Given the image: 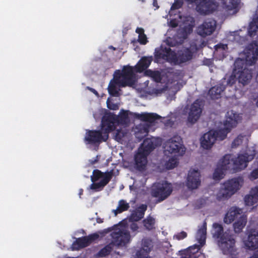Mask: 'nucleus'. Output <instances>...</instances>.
Masks as SVG:
<instances>
[{
	"mask_svg": "<svg viewBox=\"0 0 258 258\" xmlns=\"http://www.w3.org/2000/svg\"><path fill=\"white\" fill-rule=\"evenodd\" d=\"M194 25V18L190 16L182 17L178 15L176 17L170 20L169 25L174 28L179 26V29L177 32V37L180 39L174 42L172 39L169 37L164 41L161 45V53L162 57L168 61L175 64H178L190 60L192 57L193 53L198 49L195 46L191 45L190 49L188 48L179 50L177 53L171 51L169 46L175 45L177 42H180L182 39H185L187 36L192 31Z\"/></svg>",
	"mask_w": 258,
	"mask_h": 258,
	"instance_id": "obj_1",
	"label": "nucleus"
},
{
	"mask_svg": "<svg viewBox=\"0 0 258 258\" xmlns=\"http://www.w3.org/2000/svg\"><path fill=\"white\" fill-rule=\"evenodd\" d=\"M257 58L258 43L255 42L249 44L240 54V57L235 61L233 72L239 83L245 85L250 82L252 74L247 67L254 63Z\"/></svg>",
	"mask_w": 258,
	"mask_h": 258,
	"instance_id": "obj_2",
	"label": "nucleus"
},
{
	"mask_svg": "<svg viewBox=\"0 0 258 258\" xmlns=\"http://www.w3.org/2000/svg\"><path fill=\"white\" fill-rule=\"evenodd\" d=\"M128 111L121 110L118 116L103 117L100 131H89L85 138L86 142L89 144L99 143L106 141L108 132L116 128V124H126L129 122Z\"/></svg>",
	"mask_w": 258,
	"mask_h": 258,
	"instance_id": "obj_3",
	"label": "nucleus"
},
{
	"mask_svg": "<svg viewBox=\"0 0 258 258\" xmlns=\"http://www.w3.org/2000/svg\"><path fill=\"white\" fill-rule=\"evenodd\" d=\"M256 153L255 147L248 146L235 157L232 154L224 156L219 162L220 167L226 171L236 172L244 169L248 163L252 160Z\"/></svg>",
	"mask_w": 258,
	"mask_h": 258,
	"instance_id": "obj_4",
	"label": "nucleus"
},
{
	"mask_svg": "<svg viewBox=\"0 0 258 258\" xmlns=\"http://www.w3.org/2000/svg\"><path fill=\"white\" fill-rule=\"evenodd\" d=\"M136 77L133 68L124 67L120 72L115 71L114 77L110 82L108 87L109 93L114 96L119 95V88L126 86H131L135 82Z\"/></svg>",
	"mask_w": 258,
	"mask_h": 258,
	"instance_id": "obj_5",
	"label": "nucleus"
},
{
	"mask_svg": "<svg viewBox=\"0 0 258 258\" xmlns=\"http://www.w3.org/2000/svg\"><path fill=\"white\" fill-rule=\"evenodd\" d=\"M243 184V179L240 177L225 181L216 194V199L219 201L228 200L241 188Z\"/></svg>",
	"mask_w": 258,
	"mask_h": 258,
	"instance_id": "obj_6",
	"label": "nucleus"
},
{
	"mask_svg": "<svg viewBox=\"0 0 258 258\" xmlns=\"http://www.w3.org/2000/svg\"><path fill=\"white\" fill-rule=\"evenodd\" d=\"M212 233L214 237L218 239V245L224 253H232L234 251V239L229 235L228 232H223V227L221 225L214 223Z\"/></svg>",
	"mask_w": 258,
	"mask_h": 258,
	"instance_id": "obj_7",
	"label": "nucleus"
},
{
	"mask_svg": "<svg viewBox=\"0 0 258 258\" xmlns=\"http://www.w3.org/2000/svg\"><path fill=\"white\" fill-rule=\"evenodd\" d=\"M135 115L144 121L137 127L135 131L136 137L140 140L146 136L150 131L149 123H154L157 120L161 118V116L153 113L144 112L140 114L135 113Z\"/></svg>",
	"mask_w": 258,
	"mask_h": 258,
	"instance_id": "obj_8",
	"label": "nucleus"
},
{
	"mask_svg": "<svg viewBox=\"0 0 258 258\" xmlns=\"http://www.w3.org/2000/svg\"><path fill=\"white\" fill-rule=\"evenodd\" d=\"M164 153L168 157H179L183 155L185 149L180 137L175 136L163 144Z\"/></svg>",
	"mask_w": 258,
	"mask_h": 258,
	"instance_id": "obj_9",
	"label": "nucleus"
},
{
	"mask_svg": "<svg viewBox=\"0 0 258 258\" xmlns=\"http://www.w3.org/2000/svg\"><path fill=\"white\" fill-rule=\"evenodd\" d=\"M242 120V115L236 111L231 110L227 111L223 127L220 128L221 134L219 135L221 140H224L231 130L235 127Z\"/></svg>",
	"mask_w": 258,
	"mask_h": 258,
	"instance_id": "obj_10",
	"label": "nucleus"
},
{
	"mask_svg": "<svg viewBox=\"0 0 258 258\" xmlns=\"http://www.w3.org/2000/svg\"><path fill=\"white\" fill-rule=\"evenodd\" d=\"M112 175L110 172L103 173L98 170H94L91 176L92 183L90 185L89 189L94 191L102 190L110 180Z\"/></svg>",
	"mask_w": 258,
	"mask_h": 258,
	"instance_id": "obj_11",
	"label": "nucleus"
},
{
	"mask_svg": "<svg viewBox=\"0 0 258 258\" xmlns=\"http://www.w3.org/2000/svg\"><path fill=\"white\" fill-rule=\"evenodd\" d=\"M207 224L204 222L202 225L199 227L196 234V239L200 245H195L189 247L187 249L182 251L184 255L181 258H196L195 253L198 251L200 247L205 243L206 238Z\"/></svg>",
	"mask_w": 258,
	"mask_h": 258,
	"instance_id": "obj_12",
	"label": "nucleus"
},
{
	"mask_svg": "<svg viewBox=\"0 0 258 258\" xmlns=\"http://www.w3.org/2000/svg\"><path fill=\"white\" fill-rule=\"evenodd\" d=\"M124 222L117 226L111 233L113 245L124 246L130 240V235L125 227L123 225Z\"/></svg>",
	"mask_w": 258,
	"mask_h": 258,
	"instance_id": "obj_13",
	"label": "nucleus"
},
{
	"mask_svg": "<svg viewBox=\"0 0 258 258\" xmlns=\"http://www.w3.org/2000/svg\"><path fill=\"white\" fill-rule=\"evenodd\" d=\"M172 191V187L171 184L164 181L154 184L152 195L153 197L158 198L159 202H160L167 198Z\"/></svg>",
	"mask_w": 258,
	"mask_h": 258,
	"instance_id": "obj_14",
	"label": "nucleus"
},
{
	"mask_svg": "<svg viewBox=\"0 0 258 258\" xmlns=\"http://www.w3.org/2000/svg\"><path fill=\"white\" fill-rule=\"evenodd\" d=\"M179 88L178 82L176 81L170 82L169 81L164 84L162 83L158 84L157 88L154 90V92L157 94H159L167 91V94H168V96H167V99L170 101L174 98L175 93Z\"/></svg>",
	"mask_w": 258,
	"mask_h": 258,
	"instance_id": "obj_15",
	"label": "nucleus"
},
{
	"mask_svg": "<svg viewBox=\"0 0 258 258\" xmlns=\"http://www.w3.org/2000/svg\"><path fill=\"white\" fill-rule=\"evenodd\" d=\"M243 247L251 251L258 250V231L255 229L250 230L247 236L242 239Z\"/></svg>",
	"mask_w": 258,
	"mask_h": 258,
	"instance_id": "obj_16",
	"label": "nucleus"
},
{
	"mask_svg": "<svg viewBox=\"0 0 258 258\" xmlns=\"http://www.w3.org/2000/svg\"><path fill=\"white\" fill-rule=\"evenodd\" d=\"M217 27V23L212 19L206 20L202 24L197 28V33L203 37L210 36L215 32Z\"/></svg>",
	"mask_w": 258,
	"mask_h": 258,
	"instance_id": "obj_17",
	"label": "nucleus"
},
{
	"mask_svg": "<svg viewBox=\"0 0 258 258\" xmlns=\"http://www.w3.org/2000/svg\"><path fill=\"white\" fill-rule=\"evenodd\" d=\"M222 132L221 129L218 131H210L205 134L201 139V145L205 149H210L215 144L216 140H220L219 137Z\"/></svg>",
	"mask_w": 258,
	"mask_h": 258,
	"instance_id": "obj_18",
	"label": "nucleus"
},
{
	"mask_svg": "<svg viewBox=\"0 0 258 258\" xmlns=\"http://www.w3.org/2000/svg\"><path fill=\"white\" fill-rule=\"evenodd\" d=\"M201 184V174L198 169L189 170L186 181V185L190 189L198 188Z\"/></svg>",
	"mask_w": 258,
	"mask_h": 258,
	"instance_id": "obj_19",
	"label": "nucleus"
},
{
	"mask_svg": "<svg viewBox=\"0 0 258 258\" xmlns=\"http://www.w3.org/2000/svg\"><path fill=\"white\" fill-rule=\"evenodd\" d=\"M245 213L242 209L237 207H232L228 209L225 214L223 221L226 224H229L238 219L240 216Z\"/></svg>",
	"mask_w": 258,
	"mask_h": 258,
	"instance_id": "obj_20",
	"label": "nucleus"
},
{
	"mask_svg": "<svg viewBox=\"0 0 258 258\" xmlns=\"http://www.w3.org/2000/svg\"><path fill=\"white\" fill-rule=\"evenodd\" d=\"M202 104L198 100L194 102L190 106L188 112V121L194 123L200 118L202 113Z\"/></svg>",
	"mask_w": 258,
	"mask_h": 258,
	"instance_id": "obj_21",
	"label": "nucleus"
},
{
	"mask_svg": "<svg viewBox=\"0 0 258 258\" xmlns=\"http://www.w3.org/2000/svg\"><path fill=\"white\" fill-rule=\"evenodd\" d=\"M153 247V242L149 239H144L142 240L141 249L137 252V258H150L148 256Z\"/></svg>",
	"mask_w": 258,
	"mask_h": 258,
	"instance_id": "obj_22",
	"label": "nucleus"
},
{
	"mask_svg": "<svg viewBox=\"0 0 258 258\" xmlns=\"http://www.w3.org/2000/svg\"><path fill=\"white\" fill-rule=\"evenodd\" d=\"M99 237V233H95L88 237H85L78 239L76 243L72 245L73 250L77 249L80 248L86 247L92 241L97 239Z\"/></svg>",
	"mask_w": 258,
	"mask_h": 258,
	"instance_id": "obj_23",
	"label": "nucleus"
},
{
	"mask_svg": "<svg viewBox=\"0 0 258 258\" xmlns=\"http://www.w3.org/2000/svg\"><path fill=\"white\" fill-rule=\"evenodd\" d=\"M156 146V139L154 138H148L144 141L143 143L139 148L138 151L148 155Z\"/></svg>",
	"mask_w": 258,
	"mask_h": 258,
	"instance_id": "obj_24",
	"label": "nucleus"
},
{
	"mask_svg": "<svg viewBox=\"0 0 258 258\" xmlns=\"http://www.w3.org/2000/svg\"><path fill=\"white\" fill-rule=\"evenodd\" d=\"M247 223V216L245 214L242 215L234 221L233 227L235 233H240Z\"/></svg>",
	"mask_w": 258,
	"mask_h": 258,
	"instance_id": "obj_25",
	"label": "nucleus"
},
{
	"mask_svg": "<svg viewBox=\"0 0 258 258\" xmlns=\"http://www.w3.org/2000/svg\"><path fill=\"white\" fill-rule=\"evenodd\" d=\"M147 210L146 205H142L138 208L133 211L129 217V220L131 221H138L144 216L145 212Z\"/></svg>",
	"mask_w": 258,
	"mask_h": 258,
	"instance_id": "obj_26",
	"label": "nucleus"
},
{
	"mask_svg": "<svg viewBox=\"0 0 258 258\" xmlns=\"http://www.w3.org/2000/svg\"><path fill=\"white\" fill-rule=\"evenodd\" d=\"M148 155L143 154V153H140L138 151L137 153L135 155V160L137 168L139 170H142L144 169L147 164V156Z\"/></svg>",
	"mask_w": 258,
	"mask_h": 258,
	"instance_id": "obj_27",
	"label": "nucleus"
},
{
	"mask_svg": "<svg viewBox=\"0 0 258 258\" xmlns=\"http://www.w3.org/2000/svg\"><path fill=\"white\" fill-rule=\"evenodd\" d=\"M152 60V57H143L136 66L137 71L141 72L146 70L150 66Z\"/></svg>",
	"mask_w": 258,
	"mask_h": 258,
	"instance_id": "obj_28",
	"label": "nucleus"
},
{
	"mask_svg": "<svg viewBox=\"0 0 258 258\" xmlns=\"http://www.w3.org/2000/svg\"><path fill=\"white\" fill-rule=\"evenodd\" d=\"M258 30V12H256L254 15L252 21L249 24L248 29V33L249 36L255 35Z\"/></svg>",
	"mask_w": 258,
	"mask_h": 258,
	"instance_id": "obj_29",
	"label": "nucleus"
},
{
	"mask_svg": "<svg viewBox=\"0 0 258 258\" xmlns=\"http://www.w3.org/2000/svg\"><path fill=\"white\" fill-rule=\"evenodd\" d=\"M225 88L222 85L221 86H214L209 90V94L212 99H218L221 97V94Z\"/></svg>",
	"mask_w": 258,
	"mask_h": 258,
	"instance_id": "obj_30",
	"label": "nucleus"
},
{
	"mask_svg": "<svg viewBox=\"0 0 258 258\" xmlns=\"http://www.w3.org/2000/svg\"><path fill=\"white\" fill-rule=\"evenodd\" d=\"M129 207L128 203L124 200H121L118 202L117 208L115 210H113L112 212L114 213L115 216H116L117 214L127 210Z\"/></svg>",
	"mask_w": 258,
	"mask_h": 258,
	"instance_id": "obj_31",
	"label": "nucleus"
},
{
	"mask_svg": "<svg viewBox=\"0 0 258 258\" xmlns=\"http://www.w3.org/2000/svg\"><path fill=\"white\" fill-rule=\"evenodd\" d=\"M244 202L246 206H253L258 202V198L251 193V190H250V194L245 196Z\"/></svg>",
	"mask_w": 258,
	"mask_h": 258,
	"instance_id": "obj_32",
	"label": "nucleus"
},
{
	"mask_svg": "<svg viewBox=\"0 0 258 258\" xmlns=\"http://www.w3.org/2000/svg\"><path fill=\"white\" fill-rule=\"evenodd\" d=\"M136 32L138 34V41L141 44H146L147 42V37L144 33V30L142 28L138 27L136 30Z\"/></svg>",
	"mask_w": 258,
	"mask_h": 258,
	"instance_id": "obj_33",
	"label": "nucleus"
},
{
	"mask_svg": "<svg viewBox=\"0 0 258 258\" xmlns=\"http://www.w3.org/2000/svg\"><path fill=\"white\" fill-rule=\"evenodd\" d=\"M247 139L245 137L239 135L232 142L231 144L232 148H237L243 143L246 144Z\"/></svg>",
	"mask_w": 258,
	"mask_h": 258,
	"instance_id": "obj_34",
	"label": "nucleus"
},
{
	"mask_svg": "<svg viewBox=\"0 0 258 258\" xmlns=\"http://www.w3.org/2000/svg\"><path fill=\"white\" fill-rule=\"evenodd\" d=\"M226 171L220 167V165L219 164L213 173V178L216 180L221 179L224 177Z\"/></svg>",
	"mask_w": 258,
	"mask_h": 258,
	"instance_id": "obj_35",
	"label": "nucleus"
},
{
	"mask_svg": "<svg viewBox=\"0 0 258 258\" xmlns=\"http://www.w3.org/2000/svg\"><path fill=\"white\" fill-rule=\"evenodd\" d=\"M221 7L228 11L234 10L237 7V2H231L230 0H221Z\"/></svg>",
	"mask_w": 258,
	"mask_h": 258,
	"instance_id": "obj_36",
	"label": "nucleus"
},
{
	"mask_svg": "<svg viewBox=\"0 0 258 258\" xmlns=\"http://www.w3.org/2000/svg\"><path fill=\"white\" fill-rule=\"evenodd\" d=\"M170 159L165 163V167L167 169H171L176 167L178 163V157H170Z\"/></svg>",
	"mask_w": 258,
	"mask_h": 258,
	"instance_id": "obj_37",
	"label": "nucleus"
},
{
	"mask_svg": "<svg viewBox=\"0 0 258 258\" xmlns=\"http://www.w3.org/2000/svg\"><path fill=\"white\" fill-rule=\"evenodd\" d=\"M143 222L144 226L148 230L152 229L155 227V219L151 216L148 217L144 220Z\"/></svg>",
	"mask_w": 258,
	"mask_h": 258,
	"instance_id": "obj_38",
	"label": "nucleus"
},
{
	"mask_svg": "<svg viewBox=\"0 0 258 258\" xmlns=\"http://www.w3.org/2000/svg\"><path fill=\"white\" fill-rule=\"evenodd\" d=\"M114 245L112 243H110L107 245L103 248H102L98 253L99 256H105L108 254H109L112 249V247Z\"/></svg>",
	"mask_w": 258,
	"mask_h": 258,
	"instance_id": "obj_39",
	"label": "nucleus"
},
{
	"mask_svg": "<svg viewBox=\"0 0 258 258\" xmlns=\"http://www.w3.org/2000/svg\"><path fill=\"white\" fill-rule=\"evenodd\" d=\"M146 75L152 78L157 82H159L161 80L159 72H153L151 70H148L146 72Z\"/></svg>",
	"mask_w": 258,
	"mask_h": 258,
	"instance_id": "obj_40",
	"label": "nucleus"
},
{
	"mask_svg": "<svg viewBox=\"0 0 258 258\" xmlns=\"http://www.w3.org/2000/svg\"><path fill=\"white\" fill-rule=\"evenodd\" d=\"M236 79V77H235V74H234V75L230 76L229 78L227 79L224 78L222 81V85L224 87L225 86L226 84L229 85L231 86L235 83Z\"/></svg>",
	"mask_w": 258,
	"mask_h": 258,
	"instance_id": "obj_41",
	"label": "nucleus"
},
{
	"mask_svg": "<svg viewBox=\"0 0 258 258\" xmlns=\"http://www.w3.org/2000/svg\"><path fill=\"white\" fill-rule=\"evenodd\" d=\"M254 169L249 175V178L251 180H254L258 178V161L254 163Z\"/></svg>",
	"mask_w": 258,
	"mask_h": 258,
	"instance_id": "obj_42",
	"label": "nucleus"
},
{
	"mask_svg": "<svg viewBox=\"0 0 258 258\" xmlns=\"http://www.w3.org/2000/svg\"><path fill=\"white\" fill-rule=\"evenodd\" d=\"M240 32H232L230 35V36L234 37V40L238 43H242L244 41V38L240 35Z\"/></svg>",
	"mask_w": 258,
	"mask_h": 258,
	"instance_id": "obj_43",
	"label": "nucleus"
},
{
	"mask_svg": "<svg viewBox=\"0 0 258 258\" xmlns=\"http://www.w3.org/2000/svg\"><path fill=\"white\" fill-rule=\"evenodd\" d=\"M183 4L182 0H176L174 3L172 5L171 8V11L170 12V14L171 13L172 11L174 10L178 9L180 8Z\"/></svg>",
	"mask_w": 258,
	"mask_h": 258,
	"instance_id": "obj_44",
	"label": "nucleus"
},
{
	"mask_svg": "<svg viewBox=\"0 0 258 258\" xmlns=\"http://www.w3.org/2000/svg\"><path fill=\"white\" fill-rule=\"evenodd\" d=\"M187 236V233L184 231H182L180 233H177L173 236V239L178 240H182Z\"/></svg>",
	"mask_w": 258,
	"mask_h": 258,
	"instance_id": "obj_45",
	"label": "nucleus"
},
{
	"mask_svg": "<svg viewBox=\"0 0 258 258\" xmlns=\"http://www.w3.org/2000/svg\"><path fill=\"white\" fill-rule=\"evenodd\" d=\"M106 103L108 108L110 109L117 110L119 108V106L117 104L113 103L109 100V99L107 100Z\"/></svg>",
	"mask_w": 258,
	"mask_h": 258,
	"instance_id": "obj_46",
	"label": "nucleus"
},
{
	"mask_svg": "<svg viewBox=\"0 0 258 258\" xmlns=\"http://www.w3.org/2000/svg\"><path fill=\"white\" fill-rule=\"evenodd\" d=\"M125 136V133L122 130L116 128V138L117 140H121Z\"/></svg>",
	"mask_w": 258,
	"mask_h": 258,
	"instance_id": "obj_47",
	"label": "nucleus"
},
{
	"mask_svg": "<svg viewBox=\"0 0 258 258\" xmlns=\"http://www.w3.org/2000/svg\"><path fill=\"white\" fill-rule=\"evenodd\" d=\"M227 48V45L226 44H219L216 46V49L217 51L219 50H225Z\"/></svg>",
	"mask_w": 258,
	"mask_h": 258,
	"instance_id": "obj_48",
	"label": "nucleus"
},
{
	"mask_svg": "<svg viewBox=\"0 0 258 258\" xmlns=\"http://www.w3.org/2000/svg\"><path fill=\"white\" fill-rule=\"evenodd\" d=\"M131 229L133 231H136L138 229V225L136 223H132L130 225Z\"/></svg>",
	"mask_w": 258,
	"mask_h": 258,
	"instance_id": "obj_49",
	"label": "nucleus"
},
{
	"mask_svg": "<svg viewBox=\"0 0 258 258\" xmlns=\"http://www.w3.org/2000/svg\"><path fill=\"white\" fill-rule=\"evenodd\" d=\"M251 193H253L256 197L258 198V185H256L251 189Z\"/></svg>",
	"mask_w": 258,
	"mask_h": 258,
	"instance_id": "obj_50",
	"label": "nucleus"
},
{
	"mask_svg": "<svg viewBox=\"0 0 258 258\" xmlns=\"http://www.w3.org/2000/svg\"><path fill=\"white\" fill-rule=\"evenodd\" d=\"M87 88L90 91L93 92L94 94H95L97 96H98V93L94 89L90 88L89 87H87Z\"/></svg>",
	"mask_w": 258,
	"mask_h": 258,
	"instance_id": "obj_51",
	"label": "nucleus"
},
{
	"mask_svg": "<svg viewBox=\"0 0 258 258\" xmlns=\"http://www.w3.org/2000/svg\"><path fill=\"white\" fill-rule=\"evenodd\" d=\"M156 4H157V2H156V0H154V2L153 3V5L154 6H156Z\"/></svg>",
	"mask_w": 258,
	"mask_h": 258,
	"instance_id": "obj_52",
	"label": "nucleus"
},
{
	"mask_svg": "<svg viewBox=\"0 0 258 258\" xmlns=\"http://www.w3.org/2000/svg\"><path fill=\"white\" fill-rule=\"evenodd\" d=\"M94 118H95V119H97V118H98L99 117H98V116H97V115H96V114H94Z\"/></svg>",
	"mask_w": 258,
	"mask_h": 258,
	"instance_id": "obj_53",
	"label": "nucleus"
},
{
	"mask_svg": "<svg viewBox=\"0 0 258 258\" xmlns=\"http://www.w3.org/2000/svg\"><path fill=\"white\" fill-rule=\"evenodd\" d=\"M82 192H83V190L80 189L79 195L81 196L82 194Z\"/></svg>",
	"mask_w": 258,
	"mask_h": 258,
	"instance_id": "obj_54",
	"label": "nucleus"
},
{
	"mask_svg": "<svg viewBox=\"0 0 258 258\" xmlns=\"http://www.w3.org/2000/svg\"><path fill=\"white\" fill-rule=\"evenodd\" d=\"M110 48L115 50V48H114L113 46H110Z\"/></svg>",
	"mask_w": 258,
	"mask_h": 258,
	"instance_id": "obj_55",
	"label": "nucleus"
},
{
	"mask_svg": "<svg viewBox=\"0 0 258 258\" xmlns=\"http://www.w3.org/2000/svg\"><path fill=\"white\" fill-rule=\"evenodd\" d=\"M100 234H103V232H100Z\"/></svg>",
	"mask_w": 258,
	"mask_h": 258,
	"instance_id": "obj_56",
	"label": "nucleus"
}]
</instances>
